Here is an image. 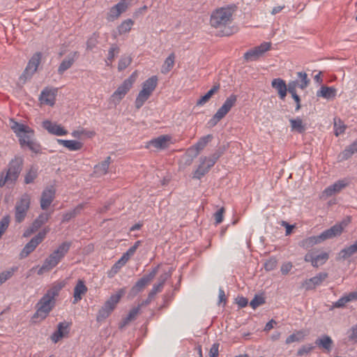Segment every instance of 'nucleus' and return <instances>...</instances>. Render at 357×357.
<instances>
[{"mask_svg":"<svg viewBox=\"0 0 357 357\" xmlns=\"http://www.w3.org/2000/svg\"><path fill=\"white\" fill-rule=\"evenodd\" d=\"M63 287V285L61 284H55L47 291L36 305V312L33 315V318L44 319L48 316L49 313L54 307L56 297L59 296Z\"/></svg>","mask_w":357,"mask_h":357,"instance_id":"obj_1","label":"nucleus"},{"mask_svg":"<svg viewBox=\"0 0 357 357\" xmlns=\"http://www.w3.org/2000/svg\"><path fill=\"white\" fill-rule=\"evenodd\" d=\"M10 126L19 137V142L22 146L26 145L34 153L40 151V145L33 140L34 131L33 129L28 126L19 123L13 119L10 120Z\"/></svg>","mask_w":357,"mask_h":357,"instance_id":"obj_2","label":"nucleus"},{"mask_svg":"<svg viewBox=\"0 0 357 357\" xmlns=\"http://www.w3.org/2000/svg\"><path fill=\"white\" fill-rule=\"evenodd\" d=\"M24 158L20 155H15L8 162L5 172L0 174V187H3L6 183L15 184L22 171Z\"/></svg>","mask_w":357,"mask_h":357,"instance_id":"obj_3","label":"nucleus"},{"mask_svg":"<svg viewBox=\"0 0 357 357\" xmlns=\"http://www.w3.org/2000/svg\"><path fill=\"white\" fill-rule=\"evenodd\" d=\"M70 246V242L66 241L62 243L56 250L45 259L42 266L38 271V274L42 275L45 272H48L56 267L68 253Z\"/></svg>","mask_w":357,"mask_h":357,"instance_id":"obj_4","label":"nucleus"},{"mask_svg":"<svg viewBox=\"0 0 357 357\" xmlns=\"http://www.w3.org/2000/svg\"><path fill=\"white\" fill-rule=\"evenodd\" d=\"M235 6L222 7L215 9L211 15L210 24L214 28H222L232 22Z\"/></svg>","mask_w":357,"mask_h":357,"instance_id":"obj_5","label":"nucleus"},{"mask_svg":"<svg viewBox=\"0 0 357 357\" xmlns=\"http://www.w3.org/2000/svg\"><path fill=\"white\" fill-rule=\"evenodd\" d=\"M124 293V289H121L116 294L109 297L98 312L96 320L98 322L104 321L110 315Z\"/></svg>","mask_w":357,"mask_h":357,"instance_id":"obj_6","label":"nucleus"},{"mask_svg":"<svg viewBox=\"0 0 357 357\" xmlns=\"http://www.w3.org/2000/svg\"><path fill=\"white\" fill-rule=\"evenodd\" d=\"M237 102V96L230 95L224 102L223 105L218 109L216 113L208 121L207 125L209 128H213L218 124L236 105Z\"/></svg>","mask_w":357,"mask_h":357,"instance_id":"obj_7","label":"nucleus"},{"mask_svg":"<svg viewBox=\"0 0 357 357\" xmlns=\"http://www.w3.org/2000/svg\"><path fill=\"white\" fill-rule=\"evenodd\" d=\"M31 205V196L28 193H24L16 201L15 205V221L17 223L22 222L29 210Z\"/></svg>","mask_w":357,"mask_h":357,"instance_id":"obj_8","label":"nucleus"},{"mask_svg":"<svg viewBox=\"0 0 357 357\" xmlns=\"http://www.w3.org/2000/svg\"><path fill=\"white\" fill-rule=\"evenodd\" d=\"M136 73H133L128 79H125L123 82L117 88L113 93L110 98V101L114 105H117L124 98L126 93L132 88L133 83L135 81Z\"/></svg>","mask_w":357,"mask_h":357,"instance_id":"obj_9","label":"nucleus"},{"mask_svg":"<svg viewBox=\"0 0 357 357\" xmlns=\"http://www.w3.org/2000/svg\"><path fill=\"white\" fill-rule=\"evenodd\" d=\"M48 231V229H45L42 231H40L36 236L33 237L22 250L21 252L20 253V258L24 259L28 257V255L31 254L43 241Z\"/></svg>","mask_w":357,"mask_h":357,"instance_id":"obj_10","label":"nucleus"},{"mask_svg":"<svg viewBox=\"0 0 357 357\" xmlns=\"http://www.w3.org/2000/svg\"><path fill=\"white\" fill-rule=\"evenodd\" d=\"M159 266L153 268L151 271L137 281L135 284L131 288L130 295L135 296L138 293L142 291L146 285H148L155 277L158 272Z\"/></svg>","mask_w":357,"mask_h":357,"instance_id":"obj_11","label":"nucleus"},{"mask_svg":"<svg viewBox=\"0 0 357 357\" xmlns=\"http://www.w3.org/2000/svg\"><path fill=\"white\" fill-rule=\"evenodd\" d=\"M271 47V43L268 42H264L260 45L257 46L247 51L243 58L246 61H252L257 60L265 52L268 51Z\"/></svg>","mask_w":357,"mask_h":357,"instance_id":"obj_12","label":"nucleus"},{"mask_svg":"<svg viewBox=\"0 0 357 357\" xmlns=\"http://www.w3.org/2000/svg\"><path fill=\"white\" fill-rule=\"evenodd\" d=\"M41 59V53L37 52L33 55L29 60L24 73L20 77V79L26 80L30 79L32 75L36 72L38 67L40 64Z\"/></svg>","mask_w":357,"mask_h":357,"instance_id":"obj_13","label":"nucleus"},{"mask_svg":"<svg viewBox=\"0 0 357 357\" xmlns=\"http://www.w3.org/2000/svg\"><path fill=\"white\" fill-rule=\"evenodd\" d=\"M171 137L169 135H160L150 140L146 146L148 149L154 148L155 150H162L169 146Z\"/></svg>","mask_w":357,"mask_h":357,"instance_id":"obj_14","label":"nucleus"},{"mask_svg":"<svg viewBox=\"0 0 357 357\" xmlns=\"http://www.w3.org/2000/svg\"><path fill=\"white\" fill-rule=\"evenodd\" d=\"M327 278L328 273L321 272L318 273L314 277L305 280L303 282L302 286L307 291L312 290L314 289L317 286L320 285Z\"/></svg>","mask_w":357,"mask_h":357,"instance_id":"obj_15","label":"nucleus"},{"mask_svg":"<svg viewBox=\"0 0 357 357\" xmlns=\"http://www.w3.org/2000/svg\"><path fill=\"white\" fill-rule=\"evenodd\" d=\"M55 189L53 186L46 188L42 192L40 198V207L43 210L47 209L54 199Z\"/></svg>","mask_w":357,"mask_h":357,"instance_id":"obj_16","label":"nucleus"},{"mask_svg":"<svg viewBox=\"0 0 357 357\" xmlns=\"http://www.w3.org/2000/svg\"><path fill=\"white\" fill-rule=\"evenodd\" d=\"M57 93V89L45 88L40 96L41 102L52 106L55 103V98Z\"/></svg>","mask_w":357,"mask_h":357,"instance_id":"obj_17","label":"nucleus"},{"mask_svg":"<svg viewBox=\"0 0 357 357\" xmlns=\"http://www.w3.org/2000/svg\"><path fill=\"white\" fill-rule=\"evenodd\" d=\"M79 54L77 52H73L70 53L60 63L58 68V73L63 75L65 71L72 67L76 59L78 58Z\"/></svg>","mask_w":357,"mask_h":357,"instance_id":"obj_18","label":"nucleus"},{"mask_svg":"<svg viewBox=\"0 0 357 357\" xmlns=\"http://www.w3.org/2000/svg\"><path fill=\"white\" fill-rule=\"evenodd\" d=\"M43 127L50 134L56 136H63L68 134V131L60 125L52 123L49 120H45L43 122Z\"/></svg>","mask_w":357,"mask_h":357,"instance_id":"obj_19","label":"nucleus"},{"mask_svg":"<svg viewBox=\"0 0 357 357\" xmlns=\"http://www.w3.org/2000/svg\"><path fill=\"white\" fill-rule=\"evenodd\" d=\"M127 4L124 0H121L117 4L112 7L107 13V20L109 21H114L117 19L122 13L125 12L127 9Z\"/></svg>","mask_w":357,"mask_h":357,"instance_id":"obj_20","label":"nucleus"},{"mask_svg":"<svg viewBox=\"0 0 357 357\" xmlns=\"http://www.w3.org/2000/svg\"><path fill=\"white\" fill-rule=\"evenodd\" d=\"M271 86L277 91L280 98L284 100L287 92V86L285 81L281 78L273 79L271 82Z\"/></svg>","mask_w":357,"mask_h":357,"instance_id":"obj_21","label":"nucleus"},{"mask_svg":"<svg viewBox=\"0 0 357 357\" xmlns=\"http://www.w3.org/2000/svg\"><path fill=\"white\" fill-rule=\"evenodd\" d=\"M70 324L68 322H60L57 326V330L52 335L51 339L54 342H57L69 332Z\"/></svg>","mask_w":357,"mask_h":357,"instance_id":"obj_22","label":"nucleus"},{"mask_svg":"<svg viewBox=\"0 0 357 357\" xmlns=\"http://www.w3.org/2000/svg\"><path fill=\"white\" fill-rule=\"evenodd\" d=\"M212 167L208 166V163L206 162V157L200 158V165L197 169L194 172L192 178L196 179H200L206 174L208 172Z\"/></svg>","mask_w":357,"mask_h":357,"instance_id":"obj_23","label":"nucleus"},{"mask_svg":"<svg viewBox=\"0 0 357 357\" xmlns=\"http://www.w3.org/2000/svg\"><path fill=\"white\" fill-rule=\"evenodd\" d=\"M357 300V291H352L349 293L347 295L343 296L340 299H338L336 302L333 303V306L331 308H340L345 306V305L351 301Z\"/></svg>","mask_w":357,"mask_h":357,"instance_id":"obj_24","label":"nucleus"},{"mask_svg":"<svg viewBox=\"0 0 357 357\" xmlns=\"http://www.w3.org/2000/svg\"><path fill=\"white\" fill-rule=\"evenodd\" d=\"M87 291V287L84 281L79 280L74 288L73 303L75 304L82 298V296Z\"/></svg>","mask_w":357,"mask_h":357,"instance_id":"obj_25","label":"nucleus"},{"mask_svg":"<svg viewBox=\"0 0 357 357\" xmlns=\"http://www.w3.org/2000/svg\"><path fill=\"white\" fill-rule=\"evenodd\" d=\"M351 222V219L349 217H347L340 223H337L331 228L328 229L332 236L334 237L339 236L342 233L344 229L349 225Z\"/></svg>","mask_w":357,"mask_h":357,"instance_id":"obj_26","label":"nucleus"},{"mask_svg":"<svg viewBox=\"0 0 357 357\" xmlns=\"http://www.w3.org/2000/svg\"><path fill=\"white\" fill-rule=\"evenodd\" d=\"M337 91L333 86H321L320 89L317 91V97H322L327 100L335 98Z\"/></svg>","mask_w":357,"mask_h":357,"instance_id":"obj_27","label":"nucleus"},{"mask_svg":"<svg viewBox=\"0 0 357 357\" xmlns=\"http://www.w3.org/2000/svg\"><path fill=\"white\" fill-rule=\"evenodd\" d=\"M348 185V183L344 180H339L333 185H329L324 190V193L327 196H331L335 193L340 192Z\"/></svg>","mask_w":357,"mask_h":357,"instance_id":"obj_28","label":"nucleus"},{"mask_svg":"<svg viewBox=\"0 0 357 357\" xmlns=\"http://www.w3.org/2000/svg\"><path fill=\"white\" fill-rule=\"evenodd\" d=\"M112 162V158L110 156H107L104 161L94 166V173L98 176L106 174Z\"/></svg>","mask_w":357,"mask_h":357,"instance_id":"obj_29","label":"nucleus"},{"mask_svg":"<svg viewBox=\"0 0 357 357\" xmlns=\"http://www.w3.org/2000/svg\"><path fill=\"white\" fill-rule=\"evenodd\" d=\"M315 344L326 351H330L333 347V342L330 336L324 335L315 340Z\"/></svg>","mask_w":357,"mask_h":357,"instance_id":"obj_30","label":"nucleus"},{"mask_svg":"<svg viewBox=\"0 0 357 357\" xmlns=\"http://www.w3.org/2000/svg\"><path fill=\"white\" fill-rule=\"evenodd\" d=\"M57 142L70 151H78L80 150L83 146V144L82 142L75 140L57 139Z\"/></svg>","mask_w":357,"mask_h":357,"instance_id":"obj_31","label":"nucleus"},{"mask_svg":"<svg viewBox=\"0 0 357 357\" xmlns=\"http://www.w3.org/2000/svg\"><path fill=\"white\" fill-rule=\"evenodd\" d=\"M49 218L50 214L47 213H43L40 214L30 227L29 230H31V232L37 231L43 225L47 222Z\"/></svg>","mask_w":357,"mask_h":357,"instance_id":"obj_32","label":"nucleus"},{"mask_svg":"<svg viewBox=\"0 0 357 357\" xmlns=\"http://www.w3.org/2000/svg\"><path fill=\"white\" fill-rule=\"evenodd\" d=\"M291 124V130L298 133H303L306 130L305 126L303 123V120L300 117L296 119H291L289 120Z\"/></svg>","mask_w":357,"mask_h":357,"instance_id":"obj_33","label":"nucleus"},{"mask_svg":"<svg viewBox=\"0 0 357 357\" xmlns=\"http://www.w3.org/2000/svg\"><path fill=\"white\" fill-rule=\"evenodd\" d=\"M167 278L168 275L167 273L160 276L158 282L153 286L151 290L149 293L150 297L154 298L158 293L160 292L162 290L164 284Z\"/></svg>","mask_w":357,"mask_h":357,"instance_id":"obj_34","label":"nucleus"},{"mask_svg":"<svg viewBox=\"0 0 357 357\" xmlns=\"http://www.w3.org/2000/svg\"><path fill=\"white\" fill-rule=\"evenodd\" d=\"M220 89V84H215L204 96H202L197 101V105H204L209 101L211 98Z\"/></svg>","mask_w":357,"mask_h":357,"instance_id":"obj_35","label":"nucleus"},{"mask_svg":"<svg viewBox=\"0 0 357 357\" xmlns=\"http://www.w3.org/2000/svg\"><path fill=\"white\" fill-rule=\"evenodd\" d=\"M356 253H357V240L354 242V244L342 249L340 252L339 256L340 258L346 259Z\"/></svg>","mask_w":357,"mask_h":357,"instance_id":"obj_36","label":"nucleus"},{"mask_svg":"<svg viewBox=\"0 0 357 357\" xmlns=\"http://www.w3.org/2000/svg\"><path fill=\"white\" fill-rule=\"evenodd\" d=\"M157 82H158L157 77L152 76L151 77L149 78L143 83L142 90L145 89V92H146L151 95L157 86Z\"/></svg>","mask_w":357,"mask_h":357,"instance_id":"obj_37","label":"nucleus"},{"mask_svg":"<svg viewBox=\"0 0 357 357\" xmlns=\"http://www.w3.org/2000/svg\"><path fill=\"white\" fill-rule=\"evenodd\" d=\"M120 52V48L116 44H112L109 50L107 60L105 61L106 65L109 66L112 65L116 55Z\"/></svg>","mask_w":357,"mask_h":357,"instance_id":"obj_38","label":"nucleus"},{"mask_svg":"<svg viewBox=\"0 0 357 357\" xmlns=\"http://www.w3.org/2000/svg\"><path fill=\"white\" fill-rule=\"evenodd\" d=\"M83 208L84 204H81L77 205L74 209L66 212L63 215L62 222H66L70 221L72 218L79 214Z\"/></svg>","mask_w":357,"mask_h":357,"instance_id":"obj_39","label":"nucleus"},{"mask_svg":"<svg viewBox=\"0 0 357 357\" xmlns=\"http://www.w3.org/2000/svg\"><path fill=\"white\" fill-rule=\"evenodd\" d=\"M199 153V152L194 146H192L191 147L185 151V155L183 156V159L185 158V164L190 165L193 158H196L198 155Z\"/></svg>","mask_w":357,"mask_h":357,"instance_id":"obj_40","label":"nucleus"},{"mask_svg":"<svg viewBox=\"0 0 357 357\" xmlns=\"http://www.w3.org/2000/svg\"><path fill=\"white\" fill-rule=\"evenodd\" d=\"M38 176V167L31 166L26 172L24 176V183L26 184L32 183Z\"/></svg>","mask_w":357,"mask_h":357,"instance_id":"obj_41","label":"nucleus"},{"mask_svg":"<svg viewBox=\"0 0 357 357\" xmlns=\"http://www.w3.org/2000/svg\"><path fill=\"white\" fill-rule=\"evenodd\" d=\"M176 55L174 53H172L165 61L164 64L162 66L161 72L164 74L167 73L170 71L174 64V60Z\"/></svg>","mask_w":357,"mask_h":357,"instance_id":"obj_42","label":"nucleus"},{"mask_svg":"<svg viewBox=\"0 0 357 357\" xmlns=\"http://www.w3.org/2000/svg\"><path fill=\"white\" fill-rule=\"evenodd\" d=\"M17 270V266H13L9 269L1 272L0 273V286L9 280Z\"/></svg>","mask_w":357,"mask_h":357,"instance_id":"obj_43","label":"nucleus"},{"mask_svg":"<svg viewBox=\"0 0 357 357\" xmlns=\"http://www.w3.org/2000/svg\"><path fill=\"white\" fill-rule=\"evenodd\" d=\"M346 128V125L340 118H334V131L335 136L337 137L344 133Z\"/></svg>","mask_w":357,"mask_h":357,"instance_id":"obj_44","label":"nucleus"},{"mask_svg":"<svg viewBox=\"0 0 357 357\" xmlns=\"http://www.w3.org/2000/svg\"><path fill=\"white\" fill-rule=\"evenodd\" d=\"M151 95L144 90H141L135 100V107L137 109H139L144 102L148 100Z\"/></svg>","mask_w":357,"mask_h":357,"instance_id":"obj_45","label":"nucleus"},{"mask_svg":"<svg viewBox=\"0 0 357 357\" xmlns=\"http://www.w3.org/2000/svg\"><path fill=\"white\" fill-rule=\"evenodd\" d=\"M297 75L298 79L296 80H298V87L303 90L307 88L310 80L307 78V75L305 72H298Z\"/></svg>","mask_w":357,"mask_h":357,"instance_id":"obj_46","label":"nucleus"},{"mask_svg":"<svg viewBox=\"0 0 357 357\" xmlns=\"http://www.w3.org/2000/svg\"><path fill=\"white\" fill-rule=\"evenodd\" d=\"M213 139L212 135H207L201 137L199 141L194 145V146L197 149L199 152L207 145V144L211 141Z\"/></svg>","mask_w":357,"mask_h":357,"instance_id":"obj_47","label":"nucleus"},{"mask_svg":"<svg viewBox=\"0 0 357 357\" xmlns=\"http://www.w3.org/2000/svg\"><path fill=\"white\" fill-rule=\"evenodd\" d=\"M132 62V58L130 56L123 55L119 59L118 64L119 71L125 70Z\"/></svg>","mask_w":357,"mask_h":357,"instance_id":"obj_48","label":"nucleus"},{"mask_svg":"<svg viewBox=\"0 0 357 357\" xmlns=\"http://www.w3.org/2000/svg\"><path fill=\"white\" fill-rule=\"evenodd\" d=\"M304 339V334L303 331H298L296 333L290 335L286 339V344H291L294 342H300Z\"/></svg>","mask_w":357,"mask_h":357,"instance_id":"obj_49","label":"nucleus"},{"mask_svg":"<svg viewBox=\"0 0 357 357\" xmlns=\"http://www.w3.org/2000/svg\"><path fill=\"white\" fill-rule=\"evenodd\" d=\"M319 238H318V236H311L307 238L304 239L301 242V246L308 248L310 247H312L314 245L320 243Z\"/></svg>","mask_w":357,"mask_h":357,"instance_id":"obj_50","label":"nucleus"},{"mask_svg":"<svg viewBox=\"0 0 357 357\" xmlns=\"http://www.w3.org/2000/svg\"><path fill=\"white\" fill-rule=\"evenodd\" d=\"M132 25H133V22L132 20H125L119 26V32L121 34L128 32L131 29Z\"/></svg>","mask_w":357,"mask_h":357,"instance_id":"obj_51","label":"nucleus"},{"mask_svg":"<svg viewBox=\"0 0 357 357\" xmlns=\"http://www.w3.org/2000/svg\"><path fill=\"white\" fill-rule=\"evenodd\" d=\"M314 349V346L312 344H307L302 345L297 351L298 356H303L304 355L310 354Z\"/></svg>","mask_w":357,"mask_h":357,"instance_id":"obj_52","label":"nucleus"},{"mask_svg":"<svg viewBox=\"0 0 357 357\" xmlns=\"http://www.w3.org/2000/svg\"><path fill=\"white\" fill-rule=\"evenodd\" d=\"M328 254L326 252H323L319 255H315L314 260L316 261V265H314V267H318L319 266L323 265L326 262L328 259Z\"/></svg>","mask_w":357,"mask_h":357,"instance_id":"obj_53","label":"nucleus"},{"mask_svg":"<svg viewBox=\"0 0 357 357\" xmlns=\"http://www.w3.org/2000/svg\"><path fill=\"white\" fill-rule=\"evenodd\" d=\"M265 298L262 296L255 295L253 299L250 301V305L253 308L256 309L259 306L265 303Z\"/></svg>","mask_w":357,"mask_h":357,"instance_id":"obj_54","label":"nucleus"},{"mask_svg":"<svg viewBox=\"0 0 357 357\" xmlns=\"http://www.w3.org/2000/svg\"><path fill=\"white\" fill-rule=\"evenodd\" d=\"M98 35L93 33L86 41V49L92 50L98 44Z\"/></svg>","mask_w":357,"mask_h":357,"instance_id":"obj_55","label":"nucleus"},{"mask_svg":"<svg viewBox=\"0 0 357 357\" xmlns=\"http://www.w3.org/2000/svg\"><path fill=\"white\" fill-rule=\"evenodd\" d=\"M278 261L275 257H271L264 264V268L267 271L274 270L277 266Z\"/></svg>","mask_w":357,"mask_h":357,"instance_id":"obj_56","label":"nucleus"},{"mask_svg":"<svg viewBox=\"0 0 357 357\" xmlns=\"http://www.w3.org/2000/svg\"><path fill=\"white\" fill-rule=\"evenodd\" d=\"M287 86V91L291 93V96L293 94L296 93V87H298V80L291 81L288 83Z\"/></svg>","mask_w":357,"mask_h":357,"instance_id":"obj_57","label":"nucleus"},{"mask_svg":"<svg viewBox=\"0 0 357 357\" xmlns=\"http://www.w3.org/2000/svg\"><path fill=\"white\" fill-rule=\"evenodd\" d=\"M224 213L225 208L222 207L214 213L215 225H218L222 222Z\"/></svg>","mask_w":357,"mask_h":357,"instance_id":"obj_58","label":"nucleus"},{"mask_svg":"<svg viewBox=\"0 0 357 357\" xmlns=\"http://www.w3.org/2000/svg\"><path fill=\"white\" fill-rule=\"evenodd\" d=\"M139 310H140V305H138L137 307H133L132 309H131L127 316V319L130 320V321L135 319V318L137 317V314L139 312Z\"/></svg>","mask_w":357,"mask_h":357,"instance_id":"obj_59","label":"nucleus"},{"mask_svg":"<svg viewBox=\"0 0 357 357\" xmlns=\"http://www.w3.org/2000/svg\"><path fill=\"white\" fill-rule=\"evenodd\" d=\"M123 265H125L124 263L120 261V259L116 262L112 266L111 272L109 273V277H112L114 274H116Z\"/></svg>","mask_w":357,"mask_h":357,"instance_id":"obj_60","label":"nucleus"},{"mask_svg":"<svg viewBox=\"0 0 357 357\" xmlns=\"http://www.w3.org/2000/svg\"><path fill=\"white\" fill-rule=\"evenodd\" d=\"M220 155L218 153H215L210 158H206V162L208 163V166L213 167L220 158Z\"/></svg>","mask_w":357,"mask_h":357,"instance_id":"obj_61","label":"nucleus"},{"mask_svg":"<svg viewBox=\"0 0 357 357\" xmlns=\"http://www.w3.org/2000/svg\"><path fill=\"white\" fill-rule=\"evenodd\" d=\"M293 267V265L291 262H287L285 264H283L281 266V273L282 275H287L289 273V272L291 270Z\"/></svg>","mask_w":357,"mask_h":357,"instance_id":"obj_62","label":"nucleus"},{"mask_svg":"<svg viewBox=\"0 0 357 357\" xmlns=\"http://www.w3.org/2000/svg\"><path fill=\"white\" fill-rule=\"evenodd\" d=\"M219 344L214 343L209 351V357H216L218 356Z\"/></svg>","mask_w":357,"mask_h":357,"instance_id":"obj_63","label":"nucleus"},{"mask_svg":"<svg viewBox=\"0 0 357 357\" xmlns=\"http://www.w3.org/2000/svg\"><path fill=\"white\" fill-rule=\"evenodd\" d=\"M349 339L354 343H357V325L352 328L351 333L349 335Z\"/></svg>","mask_w":357,"mask_h":357,"instance_id":"obj_64","label":"nucleus"}]
</instances>
